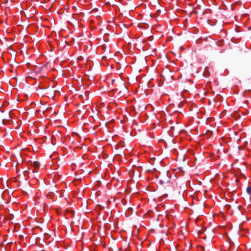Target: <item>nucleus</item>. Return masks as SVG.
Masks as SVG:
<instances>
[{"label": "nucleus", "mask_w": 251, "mask_h": 251, "mask_svg": "<svg viewBox=\"0 0 251 251\" xmlns=\"http://www.w3.org/2000/svg\"><path fill=\"white\" fill-rule=\"evenodd\" d=\"M31 166L33 169V172H37L38 170L40 167V163L38 162L34 161L32 163H31Z\"/></svg>", "instance_id": "f257e3e1"}, {"label": "nucleus", "mask_w": 251, "mask_h": 251, "mask_svg": "<svg viewBox=\"0 0 251 251\" xmlns=\"http://www.w3.org/2000/svg\"><path fill=\"white\" fill-rule=\"evenodd\" d=\"M247 192L249 195H251V186H249L247 187Z\"/></svg>", "instance_id": "f03ea898"}, {"label": "nucleus", "mask_w": 251, "mask_h": 251, "mask_svg": "<svg viewBox=\"0 0 251 251\" xmlns=\"http://www.w3.org/2000/svg\"><path fill=\"white\" fill-rule=\"evenodd\" d=\"M199 250H203V248L202 247H199Z\"/></svg>", "instance_id": "7ed1b4c3"}]
</instances>
